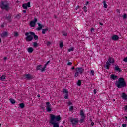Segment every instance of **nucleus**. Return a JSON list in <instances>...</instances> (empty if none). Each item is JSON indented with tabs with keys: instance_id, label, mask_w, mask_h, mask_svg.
Instances as JSON below:
<instances>
[{
	"instance_id": "obj_1",
	"label": "nucleus",
	"mask_w": 127,
	"mask_h": 127,
	"mask_svg": "<svg viewBox=\"0 0 127 127\" xmlns=\"http://www.w3.org/2000/svg\"><path fill=\"white\" fill-rule=\"evenodd\" d=\"M60 121H61V116L60 115L55 116L53 114H50L49 123L53 125V127H59V122H60Z\"/></svg>"
},
{
	"instance_id": "obj_2",
	"label": "nucleus",
	"mask_w": 127,
	"mask_h": 127,
	"mask_svg": "<svg viewBox=\"0 0 127 127\" xmlns=\"http://www.w3.org/2000/svg\"><path fill=\"white\" fill-rule=\"evenodd\" d=\"M115 85L118 89L126 88V87H127V82H126V80H125V78L121 77L118 79V81H116Z\"/></svg>"
},
{
	"instance_id": "obj_3",
	"label": "nucleus",
	"mask_w": 127,
	"mask_h": 127,
	"mask_svg": "<svg viewBox=\"0 0 127 127\" xmlns=\"http://www.w3.org/2000/svg\"><path fill=\"white\" fill-rule=\"evenodd\" d=\"M1 9H4L6 11H8L10 9V7H9V3H8L7 1H2V3L0 5Z\"/></svg>"
},
{
	"instance_id": "obj_4",
	"label": "nucleus",
	"mask_w": 127,
	"mask_h": 127,
	"mask_svg": "<svg viewBox=\"0 0 127 127\" xmlns=\"http://www.w3.org/2000/svg\"><path fill=\"white\" fill-rule=\"evenodd\" d=\"M69 120L73 127L77 126V125H78V123H79V119L78 118L70 117Z\"/></svg>"
},
{
	"instance_id": "obj_5",
	"label": "nucleus",
	"mask_w": 127,
	"mask_h": 127,
	"mask_svg": "<svg viewBox=\"0 0 127 127\" xmlns=\"http://www.w3.org/2000/svg\"><path fill=\"white\" fill-rule=\"evenodd\" d=\"M25 36H26L25 38L26 41L29 42V41H32L33 40V37L30 35V32H26Z\"/></svg>"
},
{
	"instance_id": "obj_6",
	"label": "nucleus",
	"mask_w": 127,
	"mask_h": 127,
	"mask_svg": "<svg viewBox=\"0 0 127 127\" xmlns=\"http://www.w3.org/2000/svg\"><path fill=\"white\" fill-rule=\"evenodd\" d=\"M80 115L81 117V119L79 121V123L82 124L85 122V119H86V115H85V113H84V110H81Z\"/></svg>"
},
{
	"instance_id": "obj_7",
	"label": "nucleus",
	"mask_w": 127,
	"mask_h": 127,
	"mask_svg": "<svg viewBox=\"0 0 127 127\" xmlns=\"http://www.w3.org/2000/svg\"><path fill=\"white\" fill-rule=\"evenodd\" d=\"M36 22H37V18H36V17H34V20L30 22L31 27H35Z\"/></svg>"
},
{
	"instance_id": "obj_8",
	"label": "nucleus",
	"mask_w": 127,
	"mask_h": 127,
	"mask_svg": "<svg viewBox=\"0 0 127 127\" xmlns=\"http://www.w3.org/2000/svg\"><path fill=\"white\" fill-rule=\"evenodd\" d=\"M4 19L8 22H11L12 21V15L11 14H9L4 17Z\"/></svg>"
},
{
	"instance_id": "obj_9",
	"label": "nucleus",
	"mask_w": 127,
	"mask_h": 127,
	"mask_svg": "<svg viewBox=\"0 0 127 127\" xmlns=\"http://www.w3.org/2000/svg\"><path fill=\"white\" fill-rule=\"evenodd\" d=\"M75 71L78 72V73L80 75H82L84 73L85 69H84L83 67H77L75 68Z\"/></svg>"
},
{
	"instance_id": "obj_10",
	"label": "nucleus",
	"mask_w": 127,
	"mask_h": 127,
	"mask_svg": "<svg viewBox=\"0 0 127 127\" xmlns=\"http://www.w3.org/2000/svg\"><path fill=\"white\" fill-rule=\"evenodd\" d=\"M46 109L47 112H51L52 111L51 104H50V102H47L46 103Z\"/></svg>"
},
{
	"instance_id": "obj_11",
	"label": "nucleus",
	"mask_w": 127,
	"mask_h": 127,
	"mask_svg": "<svg viewBox=\"0 0 127 127\" xmlns=\"http://www.w3.org/2000/svg\"><path fill=\"white\" fill-rule=\"evenodd\" d=\"M30 2H28L27 3H24L22 6L23 9L25 10H27V8L30 7Z\"/></svg>"
},
{
	"instance_id": "obj_12",
	"label": "nucleus",
	"mask_w": 127,
	"mask_h": 127,
	"mask_svg": "<svg viewBox=\"0 0 127 127\" xmlns=\"http://www.w3.org/2000/svg\"><path fill=\"white\" fill-rule=\"evenodd\" d=\"M63 92L65 93V95L64 96V99L67 100V99H68V98H69V91L66 89H64Z\"/></svg>"
},
{
	"instance_id": "obj_13",
	"label": "nucleus",
	"mask_w": 127,
	"mask_h": 127,
	"mask_svg": "<svg viewBox=\"0 0 127 127\" xmlns=\"http://www.w3.org/2000/svg\"><path fill=\"white\" fill-rule=\"evenodd\" d=\"M0 36L2 38H5V37H7V36H8V32L7 31H4L0 34Z\"/></svg>"
},
{
	"instance_id": "obj_14",
	"label": "nucleus",
	"mask_w": 127,
	"mask_h": 127,
	"mask_svg": "<svg viewBox=\"0 0 127 127\" xmlns=\"http://www.w3.org/2000/svg\"><path fill=\"white\" fill-rule=\"evenodd\" d=\"M24 76L25 77V79H26V80H29V81L33 79L32 76L29 74H25Z\"/></svg>"
},
{
	"instance_id": "obj_15",
	"label": "nucleus",
	"mask_w": 127,
	"mask_h": 127,
	"mask_svg": "<svg viewBox=\"0 0 127 127\" xmlns=\"http://www.w3.org/2000/svg\"><path fill=\"white\" fill-rule=\"evenodd\" d=\"M111 39L112 40H114V41H117L120 39V37L118 35H114L113 36L111 37Z\"/></svg>"
},
{
	"instance_id": "obj_16",
	"label": "nucleus",
	"mask_w": 127,
	"mask_h": 127,
	"mask_svg": "<svg viewBox=\"0 0 127 127\" xmlns=\"http://www.w3.org/2000/svg\"><path fill=\"white\" fill-rule=\"evenodd\" d=\"M30 35H32V36H33L35 40H38V36L35 35V33L33 32H30Z\"/></svg>"
},
{
	"instance_id": "obj_17",
	"label": "nucleus",
	"mask_w": 127,
	"mask_h": 127,
	"mask_svg": "<svg viewBox=\"0 0 127 127\" xmlns=\"http://www.w3.org/2000/svg\"><path fill=\"white\" fill-rule=\"evenodd\" d=\"M37 24L39 27L36 29V30H38V31L41 30V29H42V28L44 27V26H43V25H41V24L39 23H37Z\"/></svg>"
},
{
	"instance_id": "obj_18",
	"label": "nucleus",
	"mask_w": 127,
	"mask_h": 127,
	"mask_svg": "<svg viewBox=\"0 0 127 127\" xmlns=\"http://www.w3.org/2000/svg\"><path fill=\"white\" fill-rule=\"evenodd\" d=\"M112 65V64L109 63V62L107 61L106 62V65L105 66V68L107 69V70L110 69V66Z\"/></svg>"
},
{
	"instance_id": "obj_19",
	"label": "nucleus",
	"mask_w": 127,
	"mask_h": 127,
	"mask_svg": "<svg viewBox=\"0 0 127 127\" xmlns=\"http://www.w3.org/2000/svg\"><path fill=\"white\" fill-rule=\"evenodd\" d=\"M108 62H109L110 64H113L115 63V59L113 58L109 57L108 59Z\"/></svg>"
},
{
	"instance_id": "obj_20",
	"label": "nucleus",
	"mask_w": 127,
	"mask_h": 127,
	"mask_svg": "<svg viewBox=\"0 0 127 127\" xmlns=\"http://www.w3.org/2000/svg\"><path fill=\"white\" fill-rule=\"evenodd\" d=\"M49 62H50V60L48 61L47 63L45 64L44 66L43 67V68H42V72H44V71H45V68H46V66L48 65Z\"/></svg>"
},
{
	"instance_id": "obj_21",
	"label": "nucleus",
	"mask_w": 127,
	"mask_h": 127,
	"mask_svg": "<svg viewBox=\"0 0 127 127\" xmlns=\"http://www.w3.org/2000/svg\"><path fill=\"white\" fill-rule=\"evenodd\" d=\"M122 98L123 100H127V94H126V93L125 92L122 93Z\"/></svg>"
},
{
	"instance_id": "obj_22",
	"label": "nucleus",
	"mask_w": 127,
	"mask_h": 127,
	"mask_svg": "<svg viewBox=\"0 0 127 127\" xmlns=\"http://www.w3.org/2000/svg\"><path fill=\"white\" fill-rule=\"evenodd\" d=\"M43 68H42V65H38L37 67H36V70H37L38 71H41V72H42V69Z\"/></svg>"
},
{
	"instance_id": "obj_23",
	"label": "nucleus",
	"mask_w": 127,
	"mask_h": 127,
	"mask_svg": "<svg viewBox=\"0 0 127 127\" xmlns=\"http://www.w3.org/2000/svg\"><path fill=\"white\" fill-rule=\"evenodd\" d=\"M110 78L112 80H117V79H118V76L115 75V74H112L110 76Z\"/></svg>"
},
{
	"instance_id": "obj_24",
	"label": "nucleus",
	"mask_w": 127,
	"mask_h": 127,
	"mask_svg": "<svg viewBox=\"0 0 127 127\" xmlns=\"http://www.w3.org/2000/svg\"><path fill=\"white\" fill-rule=\"evenodd\" d=\"M33 50H34L32 47H29L27 49V51L29 52V53H32V52H33Z\"/></svg>"
},
{
	"instance_id": "obj_25",
	"label": "nucleus",
	"mask_w": 127,
	"mask_h": 127,
	"mask_svg": "<svg viewBox=\"0 0 127 127\" xmlns=\"http://www.w3.org/2000/svg\"><path fill=\"white\" fill-rule=\"evenodd\" d=\"M49 30V28L47 27L46 29H43L42 31V34H45L46 31H48V30Z\"/></svg>"
},
{
	"instance_id": "obj_26",
	"label": "nucleus",
	"mask_w": 127,
	"mask_h": 127,
	"mask_svg": "<svg viewBox=\"0 0 127 127\" xmlns=\"http://www.w3.org/2000/svg\"><path fill=\"white\" fill-rule=\"evenodd\" d=\"M115 70L117 72H121V68L118 65L115 67Z\"/></svg>"
},
{
	"instance_id": "obj_27",
	"label": "nucleus",
	"mask_w": 127,
	"mask_h": 127,
	"mask_svg": "<svg viewBox=\"0 0 127 127\" xmlns=\"http://www.w3.org/2000/svg\"><path fill=\"white\" fill-rule=\"evenodd\" d=\"M20 108H21V109H23V108H24V107H25V105H24V103H20L19 104Z\"/></svg>"
},
{
	"instance_id": "obj_28",
	"label": "nucleus",
	"mask_w": 127,
	"mask_h": 127,
	"mask_svg": "<svg viewBox=\"0 0 127 127\" xmlns=\"http://www.w3.org/2000/svg\"><path fill=\"white\" fill-rule=\"evenodd\" d=\"M77 85L80 87L82 85V81L79 80L77 83Z\"/></svg>"
},
{
	"instance_id": "obj_29",
	"label": "nucleus",
	"mask_w": 127,
	"mask_h": 127,
	"mask_svg": "<svg viewBox=\"0 0 127 127\" xmlns=\"http://www.w3.org/2000/svg\"><path fill=\"white\" fill-rule=\"evenodd\" d=\"M33 47H37L38 46V44L36 42H34L33 44Z\"/></svg>"
},
{
	"instance_id": "obj_30",
	"label": "nucleus",
	"mask_w": 127,
	"mask_h": 127,
	"mask_svg": "<svg viewBox=\"0 0 127 127\" xmlns=\"http://www.w3.org/2000/svg\"><path fill=\"white\" fill-rule=\"evenodd\" d=\"M10 101L11 102V104H15V100L13 98L10 99Z\"/></svg>"
},
{
	"instance_id": "obj_31",
	"label": "nucleus",
	"mask_w": 127,
	"mask_h": 127,
	"mask_svg": "<svg viewBox=\"0 0 127 127\" xmlns=\"http://www.w3.org/2000/svg\"><path fill=\"white\" fill-rule=\"evenodd\" d=\"M83 9L84 12H85V13L88 11V9L87 8V6H84L83 7Z\"/></svg>"
},
{
	"instance_id": "obj_32",
	"label": "nucleus",
	"mask_w": 127,
	"mask_h": 127,
	"mask_svg": "<svg viewBox=\"0 0 127 127\" xmlns=\"http://www.w3.org/2000/svg\"><path fill=\"white\" fill-rule=\"evenodd\" d=\"M103 5L104 8H107L108 7V5H107V3H106V1H103Z\"/></svg>"
},
{
	"instance_id": "obj_33",
	"label": "nucleus",
	"mask_w": 127,
	"mask_h": 127,
	"mask_svg": "<svg viewBox=\"0 0 127 127\" xmlns=\"http://www.w3.org/2000/svg\"><path fill=\"white\" fill-rule=\"evenodd\" d=\"M5 77H6L5 75H2V76L0 77L1 81H4V79H5Z\"/></svg>"
},
{
	"instance_id": "obj_34",
	"label": "nucleus",
	"mask_w": 127,
	"mask_h": 127,
	"mask_svg": "<svg viewBox=\"0 0 127 127\" xmlns=\"http://www.w3.org/2000/svg\"><path fill=\"white\" fill-rule=\"evenodd\" d=\"M64 36H68V33H66V32L65 31H63L62 32Z\"/></svg>"
},
{
	"instance_id": "obj_35",
	"label": "nucleus",
	"mask_w": 127,
	"mask_h": 127,
	"mask_svg": "<svg viewBox=\"0 0 127 127\" xmlns=\"http://www.w3.org/2000/svg\"><path fill=\"white\" fill-rule=\"evenodd\" d=\"M60 48H62L63 46H64V44L63 43V42H61L59 44Z\"/></svg>"
},
{
	"instance_id": "obj_36",
	"label": "nucleus",
	"mask_w": 127,
	"mask_h": 127,
	"mask_svg": "<svg viewBox=\"0 0 127 127\" xmlns=\"http://www.w3.org/2000/svg\"><path fill=\"white\" fill-rule=\"evenodd\" d=\"M123 19H127V14L124 13V15L122 16Z\"/></svg>"
},
{
	"instance_id": "obj_37",
	"label": "nucleus",
	"mask_w": 127,
	"mask_h": 127,
	"mask_svg": "<svg viewBox=\"0 0 127 127\" xmlns=\"http://www.w3.org/2000/svg\"><path fill=\"white\" fill-rule=\"evenodd\" d=\"M73 110H74V106H70L69 108V111L70 112H72V111H73Z\"/></svg>"
},
{
	"instance_id": "obj_38",
	"label": "nucleus",
	"mask_w": 127,
	"mask_h": 127,
	"mask_svg": "<svg viewBox=\"0 0 127 127\" xmlns=\"http://www.w3.org/2000/svg\"><path fill=\"white\" fill-rule=\"evenodd\" d=\"M91 75H92V76H95V72L94 70H91Z\"/></svg>"
},
{
	"instance_id": "obj_39",
	"label": "nucleus",
	"mask_w": 127,
	"mask_h": 127,
	"mask_svg": "<svg viewBox=\"0 0 127 127\" xmlns=\"http://www.w3.org/2000/svg\"><path fill=\"white\" fill-rule=\"evenodd\" d=\"M68 51L69 52H71V51H74V48L72 47L71 48L68 49Z\"/></svg>"
},
{
	"instance_id": "obj_40",
	"label": "nucleus",
	"mask_w": 127,
	"mask_h": 127,
	"mask_svg": "<svg viewBox=\"0 0 127 127\" xmlns=\"http://www.w3.org/2000/svg\"><path fill=\"white\" fill-rule=\"evenodd\" d=\"M16 18H17V19H19V18H20V15H19V14H18L16 16Z\"/></svg>"
},
{
	"instance_id": "obj_41",
	"label": "nucleus",
	"mask_w": 127,
	"mask_h": 127,
	"mask_svg": "<svg viewBox=\"0 0 127 127\" xmlns=\"http://www.w3.org/2000/svg\"><path fill=\"white\" fill-rule=\"evenodd\" d=\"M73 64V63L71 62H68L67 63V65L68 66H71V65H72Z\"/></svg>"
},
{
	"instance_id": "obj_42",
	"label": "nucleus",
	"mask_w": 127,
	"mask_h": 127,
	"mask_svg": "<svg viewBox=\"0 0 127 127\" xmlns=\"http://www.w3.org/2000/svg\"><path fill=\"white\" fill-rule=\"evenodd\" d=\"M18 36V33L14 32V36L17 37Z\"/></svg>"
},
{
	"instance_id": "obj_43",
	"label": "nucleus",
	"mask_w": 127,
	"mask_h": 127,
	"mask_svg": "<svg viewBox=\"0 0 127 127\" xmlns=\"http://www.w3.org/2000/svg\"><path fill=\"white\" fill-rule=\"evenodd\" d=\"M40 109L41 110H45V107H43V106H40Z\"/></svg>"
},
{
	"instance_id": "obj_44",
	"label": "nucleus",
	"mask_w": 127,
	"mask_h": 127,
	"mask_svg": "<svg viewBox=\"0 0 127 127\" xmlns=\"http://www.w3.org/2000/svg\"><path fill=\"white\" fill-rule=\"evenodd\" d=\"M68 106H71V105H73V103H72L71 101H69L68 103Z\"/></svg>"
},
{
	"instance_id": "obj_45",
	"label": "nucleus",
	"mask_w": 127,
	"mask_h": 127,
	"mask_svg": "<svg viewBox=\"0 0 127 127\" xmlns=\"http://www.w3.org/2000/svg\"><path fill=\"white\" fill-rule=\"evenodd\" d=\"M4 62H5L7 60V57H4L3 58Z\"/></svg>"
},
{
	"instance_id": "obj_46",
	"label": "nucleus",
	"mask_w": 127,
	"mask_h": 127,
	"mask_svg": "<svg viewBox=\"0 0 127 127\" xmlns=\"http://www.w3.org/2000/svg\"><path fill=\"white\" fill-rule=\"evenodd\" d=\"M123 61H124V62H127V57L123 59Z\"/></svg>"
},
{
	"instance_id": "obj_47",
	"label": "nucleus",
	"mask_w": 127,
	"mask_h": 127,
	"mask_svg": "<svg viewBox=\"0 0 127 127\" xmlns=\"http://www.w3.org/2000/svg\"><path fill=\"white\" fill-rule=\"evenodd\" d=\"M116 11H117V12H118V13H121V10L120 9H117L116 10Z\"/></svg>"
},
{
	"instance_id": "obj_48",
	"label": "nucleus",
	"mask_w": 127,
	"mask_h": 127,
	"mask_svg": "<svg viewBox=\"0 0 127 127\" xmlns=\"http://www.w3.org/2000/svg\"><path fill=\"white\" fill-rule=\"evenodd\" d=\"M80 7H81V6L78 5V6L75 8L76 10H78V9H79V8H80Z\"/></svg>"
},
{
	"instance_id": "obj_49",
	"label": "nucleus",
	"mask_w": 127,
	"mask_h": 127,
	"mask_svg": "<svg viewBox=\"0 0 127 127\" xmlns=\"http://www.w3.org/2000/svg\"><path fill=\"white\" fill-rule=\"evenodd\" d=\"M93 92L94 94H97V89H94Z\"/></svg>"
},
{
	"instance_id": "obj_50",
	"label": "nucleus",
	"mask_w": 127,
	"mask_h": 127,
	"mask_svg": "<svg viewBox=\"0 0 127 127\" xmlns=\"http://www.w3.org/2000/svg\"><path fill=\"white\" fill-rule=\"evenodd\" d=\"M123 127H127V124H122Z\"/></svg>"
},
{
	"instance_id": "obj_51",
	"label": "nucleus",
	"mask_w": 127,
	"mask_h": 127,
	"mask_svg": "<svg viewBox=\"0 0 127 127\" xmlns=\"http://www.w3.org/2000/svg\"><path fill=\"white\" fill-rule=\"evenodd\" d=\"M79 74H80V73H78L77 71H76V72H75V75H76V76H77V77L79 76Z\"/></svg>"
},
{
	"instance_id": "obj_52",
	"label": "nucleus",
	"mask_w": 127,
	"mask_h": 127,
	"mask_svg": "<svg viewBox=\"0 0 127 127\" xmlns=\"http://www.w3.org/2000/svg\"><path fill=\"white\" fill-rule=\"evenodd\" d=\"M89 4H90V2L87 1L86 3V4H85V5H89Z\"/></svg>"
},
{
	"instance_id": "obj_53",
	"label": "nucleus",
	"mask_w": 127,
	"mask_h": 127,
	"mask_svg": "<svg viewBox=\"0 0 127 127\" xmlns=\"http://www.w3.org/2000/svg\"><path fill=\"white\" fill-rule=\"evenodd\" d=\"M94 30H95V28L92 27L91 28V31L92 32V31H94Z\"/></svg>"
},
{
	"instance_id": "obj_54",
	"label": "nucleus",
	"mask_w": 127,
	"mask_h": 127,
	"mask_svg": "<svg viewBox=\"0 0 127 127\" xmlns=\"http://www.w3.org/2000/svg\"><path fill=\"white\" fill-rule=\"evenodd\" d=\"M51 44V43L50 42H47V45H50Z\"/></svg>"
},
{
	"instance_id": "obj_55",
	"label": "nucleus",
	"mask_w": 127,
	"mask_h": 127,
	"mask_svg": "<svg viewBox=\"0 0 127 127\" xmlns=\"http://www.w3.org/2000/svg\"><path fill=\"white\" fill-rule=\"evenodd\" d=\"M118 17H122V14H119L118 15Z\"/></svg>"
},
{
	"instance_id": "obj_56",
	"label": "nucleus",
	"mask_w": 127,
	"mask_h": 127,
	"mask_svg": "<svg viewBox=\"0 0 127 127\" xmlns=\"http://www.w3.org/2000/svg\"><path fill=\"white\" fill-rule=\"evenodd\" d=\"M125 111H127V105L125 106Z\"/></svg>"
},
{
	"instance_id": "obj_57",
	"label": "nucleus",
	"mask_w": 127,
	"mask_h": 127,
	"mask_svg": "<svg viewBox=\"0 0 127 127\" xmlns=\"http://www.w3.org/2000/svg\"><path fill=\"white\" fill-rule=\"evenodd\" d=\"M95 125V123L93 122H91V126H94Z\"/></svg>"
},
{
	"instance_id": "obj_58",
	"label": "nucleus",
	"mask_w": 127,
	"mask_h": 127,
	"mask_svg": "<svg viewBox=\"0 0 127 127\" xmlns=\"http://www.w3.org/2000/svg\"><path fill=\"white\" fill-rule=\"evenodd\" d=\"M23 13H26V10H23Z\"/></svg>"
},
{
	"instance_id": "obj_59",
	"label": "nucleus",
	"mask_w": 127,
	"mask_h": 127,
	"mask_svg": "<svg viewBox=\"0 0 127 127\" xmlns=\"http://www.w3.org/2000/svg\"><path fill=\"white\" fill-rule=\"evenodd\" d=\"M99 24H100V25H101L102 26V25H103V23L100 22V23H99Z\"/></svg>"
},
{
	"instance_id": "obj_60",
	"label": "nucleus",
	"mask_w": 127,
	"mask_h": 127,
	"mask_svg": "<svg viewBox=\"0 0 127 127\" xmlns=\"http://www.w3.org/2000/svg\"><path fill=\"white\" fill-rule=\"evenodd\" d=\"M71 70H75V67H72V68H71Z\"/></svg>"
},
{
	"instance_id": "obj_61",
	"label": "nucleus",
	"mask_w": 127,
	"mask_h": 127,
	"mask_svg": "<svg viewBox=\"0 0 127 127\" xmlns=\"http://www.w3.org/2000/svg\"><path fill=\"white\" fill-rule=\"evenodd\" d=\"M1 27H4V25L1 24Z\"/></svg>"
},
{
	"instance_id": "obj_62",
	"label": "nucleus",
	"mask_w": 127,
	"mask_h": 127,
	"mask_svg": "<svg viewBox=\"0 0 127 127\" xmlns=\"http://www.w3.org/2000/svg\"><path fill=\"white\" fill-rule=\"evenodd\" d=\"M37 97H38V98H40V95L39 94H38V95H37Z\"/></svg>"
},
{
	"instance_id": "obj_63",
	"label": "nucleus",
	"mask_w": 127,
	"mask_h": 127,
	"mask_svg": "<svg viewBox=\"0 0 127 127\" xmlns=\"http://www.w3.org/2000/svg\"><path fill=\"white\" fill-rule=\"evenodd\" d=\"M113 102H115L116 100L115 99H112Z\"/></svg>"
},
{
	"instance_id": "obj_64",
	"label": "nucleus",
	"mask_w": 127,
	"mask_h": 127,
	"mask_svg": "<svg viewBox=\"0 0 127 127\" xmlns=\"http://www.w3.org/2000/svg\"><path fill=\"white\" fill-rule=\"evenodd\" d=\"M74 77H75V78H77V77H78V76L76 75V74H75Z\"/></svg>"
}]
</instances>
